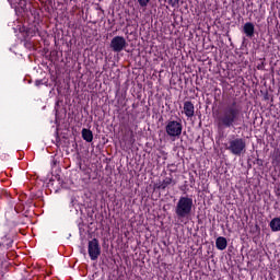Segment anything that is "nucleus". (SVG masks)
<instances>
[{"label": "nucleus", "instance_id": "obj_8", "mask_svg": "<svg viewBox=\"0 0 280 280\" xmlns=\"http://www.w3.org/2000/svg\"><path fill=\"white\" fill-rule=\"evenodd\" d=\"M243 32L248 38H253L255 36V24L247 22L243 26Z\"/></svg>", "mask_w": 280, "mask_h": 280}, {"label": "nucleus", "instance_id": "obj_12", "mask_svg": "<svg viewBox=\"0 0 280 280\" xmlns=\"http://www.w3.org/2000/svg\"><path fill=\"white\" fill-rule=\"evenodd\" d=\"M82 137L84 141H88V143H91V141H93V131L89 129H82Z\"/></svg>", "mask_w": 280, "mask_h": 280}, {"label": "nucleus", "instance_id": "obj_5", "mask_svg": "<svg viewBox=\"0 0 280 280\" xmlns=\"http://www.w3.org/2000/svg\"><path fill=\"white\" fill-rule=\"evenodd\" d=\"M88 253L92 261L97 260L100 255H102V248L100 247V241L97 238H93L88 243Z\"/></svg>", "mask_w": 280, "mask_h": 280}, {"label": "nucleus", "instance_id": "obj_11", "mask_svg": "<svg viewBox=\"0 0 280 280\" xmlns=\"http://www.w3.org/2000/svg\"><path fill=\"white\" fill-rule=\"evenodd\" d=\"M269 226H270L271 231H273V233H277L278 231H280V219L273 218L270 221Z\"/></svg>", "mask_w": 280, "mask_h": 280}, {"label": "nucleus", "instance_id": "obj_14", "mask_svg": "<svg viewBox=\"0 0 280 280\" xmlns=\"http://www.w3.org/2000/svg\"><path fill=\"white\" fill-rule=\"evenodd\" d=\"M170 5L172 8H177L178 3H180V0H168Z\"/></svg>", "mask_w": 280, "mask_h": 280}, {"label": "nucleus", "instance_id": "obj_2", "mask_svg": "<svg viewBox=\"0 0 280 280\" xmlns=\"http://www.w3.org/2000/svg\"><path fill=\"white\" fill-rule=\"evenodd\" d=\"M194 207V199L189 197H180L177 201L175 213L177 218H187L191 213Z\"/></svg>", "mask_w": 280, "mask_h": 280}, {"label": "nucleus", "instance_id": "obj_10", "mask_svg": "<svg viewBox=\"0 0 280 280\" xmlns=\"http://www.w3.org/2000/svg\"><path fill=\"white\" fill-rule=\"evenodd\" d=\"M215 246L218 250H225L226 246H229V243L226 242L225 237L219 236L215 241Z\"/></svg>", "mask_w": 280, "mask_h": 280}, {"label": "nucleus", "instance_id": "obj_3", "mask_svg": "<svg viewBox=\"0 0 280 280\" xmlns=\"http://www.w3.org/2000/svg\"><path fill=\"white\" fill-rule=\"evenodd\" d=\"M226 150H230L235 156H240L246 150V142L242 138L230 140Z\"/></svg>", "mask_w": 280, "mask_h": 280}, {"label": "nucleus", "instance_id": "obj_13", "mask_svg": "<svg viewBox=\"0 0 280 280\" xmlns=\"http://www.w3.org/2000/svg\"><path fill=\"white\" fill-rule=\"evenodd\" d=\"M138 3L141 8H148L150 0H138Z\"/></svg>", "mask_w": 280, "mask_h": 280}, {"label": "nucleus", "instance_id": "obj_1", "mask_svg": "<svg viewBox=\"0 0 280 280\" xmlns=\"http://www.w3.org/2000/svg\"><path fill=\"white\" fill-rule=\"evenodd\" d=\"M240 113H242V110L235 103L222 110L217 118L219 130H222V128H233V126L240 121Z\"/></svg>", "mask_w": 280, "mask_h": 280}, {"label": "nucleus", "instance_id": "obj_6", "mask_svg": "<svg viewBox=\"0 0 280 280\" xmlns=\"http://www.w3.org/2000/svg\"><path fill=\"white\" fill-rule=\"evenodd\" d=\"M126 45H128V43L126 42V38L124 36H115L110 42V48L116 54H119V51H124V49H126Z\"/></svg>", "mask_w": 280, "mask_h": 280}, {"label": "nucleus", "instance_id": "obj_4", "mask_svg": "<svg viewBox=\"0 0 280 280\" xmlns=\"http://www.w3.org/2000/svg\"><path fill=\"white\" fill-rule=\"evenodd\" d=\"M165 132L168 137H180V135H183V122L168 120L166 122Z\"/></svg>", "mask_w": 280, "mask_h": 280}, {"label": "nucleus", "instance_id": "obj_9", "mask_svg": "<svg viewBox=\"0 0 280 280\" xmlns=\"http://www.w3.org/2000/svg\"><path fill=\"white\" fill-rule=\"evenodd\" d=\"M184 113H185L186 117H194V115H195L194 103L186 101L184 103Z\"/></svg>", "mask_w": 280, "mask_h": 280}, {"label": "nucleus", "instance_id": "obj_7", "mask_svg": "<svg viewBox=\"0 0 280 280\" xmlns=\"http://www.w3.org/2000/svg\"><path fill=\"white\" fill-rule=\"evenodd\" d=\"M170 185H176V179H174V176L170 175L165 177L162 182L158 184V189H167Z\"/></svg>", "mask_w": 280, "mask_h": 280}]
</instances>
